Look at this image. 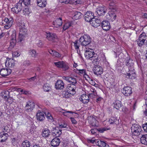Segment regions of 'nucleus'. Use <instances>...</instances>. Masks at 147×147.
Returning <instances> with one entry per match:
<instances>
[{
  "label": "nucleus",
  "mask_w": 147,
  "mask_h": 147,
  "mask_svg": "<svg viewBox=\"0 0 147 147\" xmlns=\"http://www.w3.org/2000/svg\"><path fill=\"white\" fill-rule=\"evenodd\" d=\"M91 42L90 37L88 35L85 34L81 36L79 40L76 41L75 42H71V46H80L81 45L86 46L89 45Z\"/></svg>",
  "instance_id": "1"
},
{
  "label": "nucleus",
  "mask_w": 147,
  "mask_h": 147,
  "mask_svg": "<svg viewBox=\"0 0 147 147\" xmlns=\"http://www.w3.org/2000/svg\"><path fill=\"white\" fill-rule=\"evenodd\" d=\"M110 9L111 10L109 11L106 17L107 19L113 21L115 20L117 17L116 13L117 11V8L114 7L112 8L110 7Z\"/></svg>",
  "instance_id": "2"
},
{
  "label": "nucleus",
  "mask_w": 147,
  "mask_h": 147,
  "mask_svg": "<svg viewBox=\"0 0 147 147\" xmlns=\"http://www.w3.org/2000/svg\"><path fill=\"white\" fill-rule=\"evenodd\" d=\"M123 73L125 74L127 78L134 79L136 77L135 72L134 68H129L126 70L123 69Z\"/></svg>",
  "instance_id": "3"
},
{
  "label": "nucleus",
  "mask_w": 147,
  "mask_h": 147,
  "mask_svg": "<svg viewBox=\"0 0 147 147\" xmlns=\"http://www.w3.org/2000/svg\"><path fill=\"white\" fill-rule=\"evenodd\" d=\"M76 85L72 84H69L67 87V93L66 92L64 94L63 97L65 98H69L70 95L68 94L74 95L76 93L75 90L76 88Z\"/></svg>",
  "instance_id": "4"
},
{
  "label": "nucleus",
  "mask_w": 147,
  "mask_h": 147,
  "mask_svg": "<svg viewBox=\"0 0 147 147\" xmlns=\"http://www.w3.org/2000/svg\"><path fill=\"white\" fill-rule=\"evenodd\" d=\"M19 39L20 41L22 40L25 36L27 33V30L25 28V24L24 23L21 22L19 24Z\"/></svg>",
  "instance_id": "5"
},
{
  "label": "nucleus",
  "mask_w": 147,
  "mask_h": 147,
  "mask_svg": "<svg viewBox=\"0 0 147 147\" xmlns=\"http://www.w3.org/2000/svg\"><path fill=\"white\" fill-rule=\"evenodd\" d=\"M131 132L133 135L138 136L140 134L142 131L141 127L138 125L135 124L131 127Z\"/></svg>",
  "instance_id": "6"
},
{
  "label": "nucleus",
  "mask_w": 147,
  "mask_h": 147,
  "mask_svg": "<svg viewBox=\"0 0 147 147\" xmlns=\"http://www.w3.org/2000/svg\"><path fill=\"white\" fill-rule=\"evenodd\" d=\"M5 63V67L9 69L14 67L16 64L15 61L13 58L7 57Z\"/></svg>",
  "instance_id": "7"
},
{
  "label": "nucleus",
  "mask_w": 147,
  "mask_h": 147,
  "mask_svg": "<svg viewBox=\"0 0 147 147\" xmlns=\"http://www.w3.org/2000/svg\"><path fill=\"white\" fill-rule=\"evenodd\" d=\"M46 38L49 40L53 42H57L58 41L57 36L55 34L53 33H47Z\"/></svg>",
  "instance_id": "8"
},
{
  "label": "nucleus",
  "mask_w": 147,
  "mask_h": 147,
  "mask_svg": "<svg viewBox=\"0 0 147 147\" xmlns=\"http://www.w3.org/2000/svg\"><path fill=\"white\" fill-rule=\"evenodd\" d=\"M103 71L102 68L98 65L94 66L93 69L94 74L97 76L101 75L103 73Z\"/></svg>",
  "instance_id": "9"
},
{
  "label": "nucleus",
  "mask_w": 147,
  "mask_h": 147,
  "mask_svg": "<svg viewBox=\"0 0 147 147\" xmlns=\"http://www.w3.org/2000/svg\"><path fill=\"white\" fill-rule=\"evenodd\" d=\"M35 106V105L34 102L29 101L27 102L25 108L26 111L31 112L34 108Z\"/></svg>",
  "instance_id": "10"
},
{
  "label": "nucleus",
  "mask_w": 147,
  "mask_h": 147,
  "mask_svg": "<svg viewBox=\"0 0 147 147\" xmlns=\"http://www.w3.org/2000/svg\"><path fill=\"white\" fill-rule=\"evenodd\" d=\"M12 71L11 69L6 67L3 68L0 70V74L3 77H5L9 75L11 72Z\"/></svg>",
  "instance_id": "11"
},
{
  "label": "nucleus",
  "mask_w": 147,
  "mask_h": 147,
  "mask_svg": "<svg viewBox=\"0 0 147 147\" xmlns=\"http://www.w3.org/2000/svg\"><path fill=\"white\" fill-rule=\"evenodd\" d=\"M94 18V14L91 11H88L85 16L84 19L86 21L90 22Z\"/></svg>",
  "instance_id": "12"
},
{
  "label": "nucleus",
  "mask_w": 147,
  "mask_h": 147,
  "mask_svg": "<svg viewBox=\"0 0 147 147\" xmlns=\"http://www.w3.org/2000/svg\"><path fill=\"white\" fill-rule=\"evenodd\" d=\"M90 124L92 127H98V122L96 119L93 117H90L88 119Z\"/></svg>",
  "instance_id": "13"
},
{
  "label": "nucleus",
  "mask_w": 147,
  "mask_h": 147,
  "mask_svg": "<svg viewBox=\"0 0 147 147\" xmlns=\"http://www.w3.org/2000/svg\"><path fill=\"white\" fill-rule=\"evenodd\" d=\"M131 90V87L129 86H125L123 88L122 92L125 96H129L132 94Z\"/></svg>",
  "instance_id": "14"
},
{
  "label": "nucleus",
  "mask_w": 147,
  "mask_h": 147,
  "mask_svg": "<svg viewBox=\"0 0 147 147\" xmlns=\"http://www.w3.org/2000/svg\"><path fill=\"white\" fill-rule=\"evenodd\" d=\"M63 78L66 81L70 83V84L76 85L77 84L76 79L74 78L69 76H63Z\"/></svg>",
  "instance_id": "15"
},
{
  "label": "nucleus",
  "mask_w": 147,
  "mask_h": 147,
  "mask_svg": "<svg viewBox=\"0 0 147 147\" xmlns=\"http://www.w3.org/2000/svg\"><path fill=\"white\" fill-rule=\"evenodd\" d=\"M64 87V84L61 80H58L56 82L55 88L57 89L62 90Z\"/></svg>",
  "instance_id": "16"
},
{
  "label": "nucleus",
  "mask_w": 147,
  "mask_h": 147,
  "mask_svg": "<svg viewBox=\"0 0 147 147\" xmlns=\"http://www.w3.org/2000/svg\"><path fill=\"white\" fill-rule=\"evenodd\" d=\"M16 33L15 31L13 32L11 36V40L10 41V46H14L16 45Z\"/></svg>",
  "instance_id": "17"
},
{
  "label": "nucleus",
  "mask_w": 147,
  "mask_h": 147,
  "mask_svg": "<svg viewBox=\"0 0 147 147\" xmlns=\"http://www.w3.org/2000/svg\"><path fill=\"white\" fill-rule=\"evenodd\" d=\"M89 96L86 94H82L79 99L80 101L84 104H87L89 102Z\"/></svg>",
  "instance_id": "18"
},
{
  "label": "nucleus",
  "mask_w": 147,
  "mask_h": 147,
  "mask_svg": "<svg viewBox=\"0 0 147 147\" xmlns=\"http://www.w3.org/2000/svg\"><path fill=\"white\" fill-rule=\"evenodd\" d=\"M101 25L103 30H108L111 28L110 23L107 21H104L102 22Z\"/></svg>",
  "instance_id": "19"
},
{
  "label": "nucleus",
  "mask_w": 147,
  "mask_h": 147,
  "mask_svg": "<svg viewBox=\"0 0 147 147\" xmlns=\"http://www.w3.org/2000/svg\"><path fill=\"white\" fill-rule=\"evenodd\" d=\"M101 21L98 18H94L90 22L92 26L94 27H97L100 26Z\"/></svg>",
  "instance_id": "20"
},
{
  "label": "nucleus",
  "mask_w": 147,
  "mask_h": 147,
  "mask_svg": "<svg viewBox=\"0 0 147 147\" xmlns=\"http://www.w3.org/2000/svg\"><path fill=\"white\" fill-rule=\"evenodd\" d=\"M62 18L59 17V18L56 19L53 22V25L55 27L58 28L62 25Z\"/></svg>",
  "instance_id": "21"
},
{
  "label": "nucleus",
  "mask_w": 147,
  "mask_h": 147,
  "mask_svg": "<svg viewBox=\"0 0 147 147\" xmlns=\"http://www.w3.org/2000/svg\"><path fill=\"white\" fill-rule=\"evenodd\" d=\"M8 135L7 133L1 132L0 133V142H5L7 139Z\"/></svg>",
  "instance_id": "22"
},
{
  "label": "nucleus",
  "mask_w": 147,
  "mask_h": 147,
  "mask_svg": "<svg viewBox=\"0 0 147 147\" xmlns=\"http://www.w3.org/2000/svg\"><path fill=\"white\" fill-rule=\"evenodd\" d=\"M60 142V139L58 138H55L52 139L51 142L52 146L57 147L59 146Z\"/></svg>",
  "instance_id": "23"
},
{
  "label": "nucleus",
  "mask_w": 147,
  "mask_h": 147,
  "mask_svg": "<svg viewBox=\"0 0 147 147\" xmlns=\"http://www.w3.org/2000/svg\"><path fill=\"white\" fill-rule=\"evenodd\" d=\"M126 65L128 67V69L126 68V70L129 69V68H134V63L133 61L130 58H127Z\"/></svg>",
  "instance_id": "24"
},
{
  "label": "nucleus",
  "mask_w": 147,
  "mask_h": 147,
  "mask_svg": "<svg viewBox=\"0 0 147 147\" xmlns=\"http://www.w3.org/2000/svg\"><path fill=\"white\" fill-rule=\"evenodd\" d=\"M61 131L58 127L54 128L52 131L53 136L59 137L61 134Z\"/></svg>",
  "instance_id": "25"
},
{
  "label": "nucleus",
  "mask_w": 147,
  "mask_h": 147,
  "mask_svg": "<svg viewBox=\"0 0 147 147\" xmlns=\"http://www.w3.org/2000/svg\"><path fill=\"white\" fill-rule=\"evenodd\" d=\"M37 119L38 120L42 121L45 118L44 113L43 112L38 111L36 114Z\"/></svg>",
  "instance_id": "26"
},
{
  "label": "nucleus",
  "mask_w": 147,
  "mask_h": 147,
  "mask_svg": "<svg viewBox=\"0 0 147 147\" xmlns=\"http://www.w3.org/2000/svg\"><path fill=\"white\" fill-rule=\"evenodd\" d=\"M122 105L121 101L116 100L113 103V106L114 108L117 110H119V108L121 107Z\"/></svg>",
  "instance_id": "27"
},
{
  "label": "nucleus",
  "mask_w": 147,
  "mask_h": 147,
  "mask_svg": "<svg viewBox=\"0 0 147 147\" xmlns=\"http://www.w3.org/2000/svg\"><path fill=\"white\" fill-rule=\"evenodd\" d=\"M22 7H21L19 5L18 6L16 5V6L12 8L11 10V11L13 13H18L21 11Z\"/></svg>",
  "instance_id": "28"
},
{
  "label": "nucleus",
  "mask_w": 147,
  "mask_h": 147,
  "mask_svg": "<svg viewBox=\"0 0 147 147\" xmlns=\"http://www.w3.org/2000/svg\"><path fill=\"white\" fill-rule=\"evenodd\" d=\"M96 12L99 16L104 15L105 13L104 7H100L97 9Z\"/></svg>",
  "instance_id": "29"
},
{
  "label": "nucleus",
  "mask_w": 147,
  "mask_h": 147,
  "mask_svg": "<svg viewBox=\"0 0 147 147\" xmlns=\"http://www.w3.org/2000/svg\"><path fill=\"white\" fill-rule=\"evenodd\" d=\"M82 14L80 12L76 11L74 13L73 19L75 20L80 19L82 17Z\"/></svg>",
  "instance_id": "30"
},
{
  "label": "nucleus",
  "mask_w": 147,
  "mask_h": 147,
  "mask_svg": "<svg viewBox=\"0 0 147 147\" xmlns=\"http://www.w3.org/2000/svg\"><path fill=\"white\" fill-rule=\"evenodd\" d=\"M37 3L38 5L42 7H45L47 4L46 0H37Z\"/></svg>",
  "instance_id": "31"
},
{
  "label": "nucleus",
  "mask_w": 147,
  "mask_h": 147,
  "mask_svg": "<svg viewBox=\"0 0 147 147\" xmlns=\"http://www.w3.org/2000/svg\"><path fill=\"white\" fill-rule=\"evenodd\" d=\"M9 92L8 91L4 90L1 92V96L6 100H7L9 97Z\"/></svg>",
  "instance_id": "32"
},
{
  "label": "nucleus",
  "mask_w": 147,
  "mask_h": 147,
  "mask_svg": "<svg viewBox=\"0 0 147 147\" xmlns=\"http://www.w3.org/2000/svg\"><path fill=\"white\" fill-rule=\"evenodd\" d=\"M109 122L111 124H117L119 123V120L115 117H111L109 119Z\"/></svg>",
  "instance_id": "33"
},
{
  "label": "nucleus",
  "mask_w": 147,
  "mask_h": 147,
  "mask_svg": "<svg viewBox=\"0 0 147 147\" xmlns=\"http://www.w3.org/2000/svg\"><path fill=\"white\" fill-rule=\"evenodd\" d=\"M72 24V22L71 21H69L67 22L63 25V30L64 31L68 29L71 26Z\"/></svg>",
  "instance_id": "34"
},
{
  "label": "nucleus",
  "mask_w": 147,
  "mask_h": 147,
  "mask_svg": "<svg viewBox=\"0 0 147 147\" xmlns=\"http://www.w3.org/2000/svg\"><path fill=\"white\" fill-rule=\"evenodd\" d=\"M90 91L92 92L89 94V96L92 98H95L97 94L96 90L93 88H91L90 89Z\"/></svg>",
  "instance_id": "35"
},
{
  "label": "nucleus",
  "mask_w": 147,
  "mask_h": 147,
  "mask_svg": "<svg viewBox=\"0 0 147 147\" xmlns=\"http://www.w3.org/2000/svg\"><path fill=\"white\" fill-rule=\"evenodd\" d=\"M140 141L142 144L147 145V135H142Z\"/></svg>",
  "instance_id": "36"
},
{
  "label": "nucleus",
  "mask_w": 147,
  "mask_h": 147,
  "mask_svg": "<svg viewBox=\"0 0 147 147\" xmlns=\"http://www.w3.org/2000/svg\"><path fill=\"white\" fill-rule=\"evenodd\" d=\"M50 131L48 129H45L42 131V135L44 137H48L50 135Z\"/></svg>",
  "instance_id": "37"
},
{
  "label": "nucleus",
  "mask_w": 147,
  "mask_h": 147,
  "mask_svg": "<svg viewBox=\"0 0 147 147\" xmlns=\"http://www.w3.org/2000/svg\"><path fill=\"white\" fill-rule=\"evenodd\" d=\"M95 53H93L92 52H88L85 51V57L88 59H90L93 55H94Z\"/></svg>",
  "instance_id": "38"
},
{
  "label": "nucleus",
  "mask_w": 147,
  "mask_h": 147,
  "mask_svg": "<svg viewBox=\"0 0 147 147\" xmlns=\"http://www.w3.org/2000/svg\"><path fill=\"white\" fill-rule=\"evenodd\" d=\"M44 90L46 92H49L51 90V88L49 84H45L43 86Z\"/></svg>",
  "instance_id": "39"
},
{
  "label": "nucleus",
  "mask_w": 147,
  "mask_h": 147,
  "mask_svg": "<svg viewBox=\"0 0 147 147\" xmlns=\"http://www.w3.org/2000/svg\"><path fill=\"white\" fill-rule=\"evenodd\" d=\"M4 23H2V24H9V23L11 22H12V24L13 23V21L12 18L9 19L7 18H5L4 20Z\"/></svg>",
  "instance_id": "40"
},
{
  "label": "nucleus",
  "mask_w": 147,
  "mask_h": 147,
  "mask_svg": "<svg viewBox=\"0 0 147 147\" xmlns=\"http://www.w3.org/2000/svg\"><path fill=\"white\" fill-rule=\"evenodd\" d=\"M98 56L96 54H95L94 55H93L90 59L91 60H92V61L93 63H96L97 62L98 60Z\"/></svg>",
  "instance_id": "41"
},
{
  "label": "nucleus",
  "mask_w": 147,
  "mask_h": 147,
  "mask_svg": "<svg viewBox=\"0 0 147 147\" xmlns=\"http://www.w3.org/2000/svg\"><path fill=\"white\" fill-rule=\"evenodd\" d=\"M29 53L32 57H35L37 56L36 51L34 49H30L29 51Z\"/></svg>",
  "instance_id": "42"
},
{
  "label": "nucleus",
  "mask_w": 147,
  "mask_h": 147,
  "mask_svg": "<svg viewBox=\"0 0 147 147\" xmlns=\"http://www.w3.org/2000/svg\"><path fill=\"white\" fill-rule=\"evenodd\" d=\"M138 38L146 40L147 39V35L145 32H143L139 35Z\"/></svg>",
  "instance_id": "43"
},
{
  "label": "nucleus",
  "mask_w": 147,
  "mask_h": 147,
  "mask_svg": "<svg viewBox=\"0 0 147 147\" xmlns=\"http://www.w3.org/2000/svg\"><path fill=\"white\" fill-rule=\"evenodd\" d=\"M145 41L138 38V39L137 40V44L139 46H141L144 44Z\"/></svg>",
  "instance_id": "44"
},
{
  "label": "nucleus",
  "mask_w": 147,
  "mask_h": 147,
  "mask_svg": "<svg viewBox=\"0 0 147 147\" xmlns=\"http://www.w3.org/2000/svg\"><path fill=\"white\" fill-rule=\"evenodd\" d=\"M64 62L63 61H59L56 62H54V64L57 67L61 68L63 66V64Z\"/></svg>",
  "instance_id": "45"
},
{
  "label": "nucleus",
  "mask_w": 147,
  "mask_h": 147,
  "mask_svg": "<svg viewBox=\"0 0 147 147\" xmlns=\"http://www.w3.org/2000/svg\"><path fill=\"white\" fill-rule=\"evenodd\" d=\"M22 146L23 147H30V144L29 142L26 140L22 143Z\"/></svg>",
  "instance_id": "46"
},
{
  "label": "nucleus",
  "mask_w": 147,
  "mask_h": 147,
  "mask_svg": "<svg viewBox=\"0 0 147 147\" xmlns=\"http://www.w3.org/2000/svg\"><path fill=\"white\" fill-rule=\"evenodd\" d=\"M45 114L46 117L48 119H50L51 120H53V118L49 112H46Z\"/></svg>",
  "instance_id": "47"
},
{
  "label": "nucleus",
  "mask_w": 147,
  "mask_h": 147,
  "mask_svg": "<svg viewBox=\"0 0 147 147\" xmlns=\"http://www.w3.org/2000/svg\"><path fill=\"white\" fill-rule=\"evenodd\" d=\"M23 12L24 14L27 15L29 14L30 12V11L29 9L26 8L23 10Z\"/></svg>",
  "instance_id": "48"
},
{
  "label": "nucleus",
  "mask_w": 147,
  "mask_h": 147,
  "mask_svg": "<svg viewBox=\"0 0 147 147\" xmlns=\"http://www.w3.org/2000/svg\"><path fill=\"white\" fill-rule=\"evenodd\" d=\"M69 113H73V112L72 111H67L63 112L62 113L64 115L66 116L67 117L69 116Z\"/></svg>",
  "instance_id": "49"
},
{
  "label": "nucleus",
  "mask_w": 147,
  "mask_h": 147,
  "mask_svg": "<svg viewBox=\"0 0 147 147\" xmlns=\"http://www.w3.org/2000/svg\"><path fill=\"white\" fill-rule=\"evenodd\" d=\"M98 144H100V146H106L107 145V144L105 142L100 141V142H98Z\"/></svg>",
  "instance_id": "50"
},
{
  "label": "nucleus",
  "mask_w": 147,
  "mask_h": 147,
  "mask_svg": "<svg viewBox=\"0 0 147 147\" xmlns=\"http://www.w3.org/2000/svg\"><path fill=\"white\" fill-rule=\"evenodd\" d=\"M54 56H55L56 57H60L61 56V55L58 52L54 51V53H53V55H52Z\"/></svg>",
  "instance_id": "51"
},
{
  "label": "nucleus",
  "mask_w": 147,
  "mask_h": 147,
  "mask_svg": "<svg viewBox=\"0 0 147 147\" xmlns=\"http://www.w3.org/2000/svg\"><path fill=\"white\" fill-rule=\"evenodd\" d=\"M9 24H5V26H4L5 28L6 29H9L12 26V22H11L9 23Z\"/></svg>",
  "instance_id": "52"
},
{
  "label": "nucleus",
  "mask_w": 147,
  "mask_h": 147,
  "mask_svg": "<svg viewBox=\"0 0 147 147\" xmlns=\"http://www.w3.org/2000/svg\"><path fill=\"white\" fill-rule=\"evenodd\" d=\"M61 68H62L65 71L68 69L69 67L67 65H66L64 62L63 64V66Z\"/></svg>",
  "instance_id": "53"
},
{
  "label": "nucleus",
  "mask_w": 147,
  "mask_h": 147,
  "mask_svg": "<svg viewBox=\"0 0 147 147\" xmlns=\"http://www.w3.org/2000/svg\"><path fill=\"white\" fill-rule=\"evenodd\" d=\"M24 3L26 6L29 5L30 3V0H23Z\"/></svg>",
  "instance_id": "54"
},
{
  "label": "nucleus",
  "mask_w": 147,
  "mask_h": 147,
  "mask_svg": "<svg viewBox=\"0 0 147 147\" xmlns=\"http://www.w3.org/2000/svg\"><path fill=\"white\" fill-rule=\"evenodd\" d=\"M59 1L62 3L67 4L70 2V0H59Z\"/></svg>",
  "instance_id": "55"
},
{
  "label": "nucleus",
  "mask_w": 147,
  "mask_h": 147,
  "mask_svg": "<svg viewBox=\"0 0 147 147\" xmlns=\"http://www.w3.org/2000/svg\"><path fill=\"white\" fill-rule=\"evenodd\" d=\"M30 64V62L29 61L26 60L24 61L23 63V65L24 66H28Z\"/></svg>",
  "instance_id": "56"
},
{
  "label": "nucleus",
  "mask_w": 147,
  "mask_h": 147,
  "mask_svg": "<svg viewBox=\"0 0 147 147\" xmlns=\"http://www.w3.org/2000/svg\"><path fill=\"white\" fill-rule=\"evenodd\" d=\"M85 51H87L89 52H92L93 53H95L93 50L92 49L86 48Z\"/></svg>",
  "instance_id": "57"
},
{
  "label": "nucleus",
  "mask_w": 147,
  "mask_h": 147,
  "mask_svg": "<svg viewBox=\"0 0 147 147\" xmlns=\"http://www.w3.org/2000/svg\"><path fill=\"white\" fill-rule=\"evenodd\" d=\"M142 127L144 131L147 132V123L143 124Z\"/></svg>",
  "instance_id": "58"
},
{
  "label": "nucleus",
  "mask_w": 147,
  "mask_h": 147,
  "mask_svg": "<svg viewBox=\"0 0 147 147\" xmlns=\"http://www.w3.org/2000/svg\"><path fill=\"white\" fill-rule=\"evenodd\" d=\"M20 54L18 51L14 52L13 53V55L15 57H18L20 56Z\"/></svg>",
  "instance_id": "59"
},
{
  "label": "nucleus",
  "mask_w": 147,
  "mask_h": 147,
  "mask_svg": "<svg viewBox=\"0 0 147 147\" xmlns=\"http://www.w3.org/2000/svg\"><path fill=\"white\" fill-rule=\"evenodd\" d=\"M79 73L84 74L86 72V71L85 69H82L78 70Z\"/></svg>",
  "instance_id": "60"
},
{
  "label": "nucleus",
  "mask_w": 147,
  "mask_h": 147,
  "mask_svg": "<svg viewBox=\"0 0 147 147\" xmlns=\"http://www.w3.org/2000/svg\"><path fill=\"white\" fill-rule=\"evenodd\" d=\"M67 125L66 123H64L63 124L60 125L59 127L60 128H68L67 127Z\"/></svg>",
  "instance_id": "61"
},
{
  "label": "nucleus",
  "mask_w": 147,
  "mask_h": 147,
  "mask_svg": "<svg viewBox=\"0 0 147 147\" xmlns=\"http://www.w3.org/2000/svg\"><path fill=\"white\" fill-rule=\"evenodd\" d=\"M17 89V88L15 87H11L10 89H9L8 90L9 91V92H13L16 91Z\"/></svg>",
  "instance_id": "62"
},
{
  "label": "nucleus",
  "mask_w": 147,
  "mask_h": 147,
  "mask_svg": "<svg viewBox=\"0 0 147 147\" xmlns=\"http://www.w3.org/2000/svg\"><path fill=\"white\" fill-rule=\"evenodd\" d=\"M11 142L13 144H15L16 142L17 141L18 139L17 138H11Z\"/></svg>",
  "instance_id": "63"
},
{
  "label": "nucleus",
  "mask_w": 147,
  "mask_h": 147,
  "mask_svg": "<svg viewBox=\"0 0 147 147\" xmlns=\"http://www.w3.org/2000/svg\"><path fill=\"white\" fill-rule=\"evenodd\" d=\"M9 128L7 126L5 127L3 129V130L2 132H4L5 133L6 132H8L9 131Z\"/></svg>",
  "instance_id": "64"
}]
</instances>
